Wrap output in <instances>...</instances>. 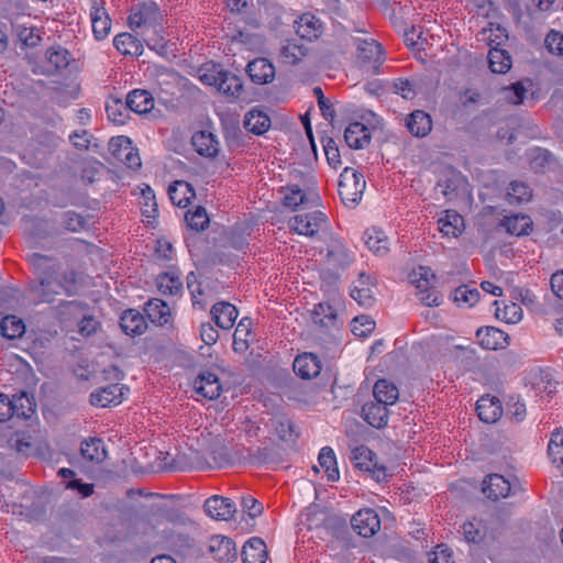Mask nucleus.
Here are the masks:
<instances>
[{
    "instance_id": "nucleus-11",
    "label": "nucleus",
    "mask_w": 563,
    "mask_h": 563,
    "mask_svg": "<svg viewBox=\"0 0 563 563\" xmlns=\"http://www.w3.org/2000/svg\"><path fill=\"white\" fill-rule=\"evenodd\" d=\"M208 550L218 562H232L238 558L235 543L232 539L221 534L212 536L209 539Z\"/></svg>"
},
{
    "instance_id": "nucleus-45",
    "label": "nucleus",
    "mask_w": 563,
    "mask_h": 563,
    "mask_svg": "<svg viewBox=\"0 0 563 563\" xmlns=\"http://www.w3.org/2000/svg\"><path fill=\"white\" fill-rule=\"evenodd\" d=\"M25 331V325L20 318L7 316L0 321V333L10 340L21 338Z\"/></svg>"
},
{
    "instance_id": "nucleus-59",
    "label": "nucleus",
    "mask_w": 563,
    "mask_h": 563,
    "mask_svg": "<svg viewBox=\"0 0 563 563\" xmlns=\"http://www.w3.org/2000/svg\"><path fill=\"white\" fill-rule=\"evenodd\" d=\"M351 297L364 308H371L375 303L372 288H352Z\"/></svg>"
},
{
    "instance_id": "nucleus-48",
    "label": "nucleus",
    "mask_w": 563,
    "mask_h": 563,
    "mask_svg": "<svg viewBox=\"0 0 563 563\" xmlns=\"http://www.w3.org/2000/svg\"><path fill=\"white\" fill-rule=\"evenodd\" d=\"M64 289L63 284L57 280L52 274L41 277L40 285L36 287V292L44 301H51L53 295L60 294Z\"/></svg>"
},
{
    "instance_id": "nucleus-19",
    "label": "nucleus",
    "mask_w": 563,
    "mask_h": 563,
    "mask_svg": "<svg viewBox=\"0 0 563 563\" xmlns=\"http://www.w3.org/2000/svg\"><path fill=\"white\" fill-rule=\"evenodd\" d=\"M476 411L483 422L494 423L501 417L503 407L498 398L486 395L477 400Z\"/></svg>"
},
{
    "instance_id": "nucleus-28",
    "label": "nucleus",
    "mask_w": 563,
    "mask_h": 563,
    "mask_svg": "<svg viewBox=\"0 0 563 563\" xmlns=\"http://www.w3.org/2000/svg\"><path fill=\"white\" fill-rule=\"evenodd\" d=\"M364 241L368 250L378 256H384L389 252L388 238L378 228L367 229L364 233Z\"/></svg>"
},
{
    "instance_id": "nucleus-43",
    "label": "nucleus",
    "mask_w": 563,
    "mask_h": 563,
    "mask_svg": "<svg viewBox=\"0 0 563 563\" xmlns=\"http://www.w3.org/2000/svg\"><path fill=\"white\" fill-rule=\"evenodd\" d=\"M318 461L320 466L324 470L330 482L339 481L340 473L336 466L335 454L330 446H324L321 449Z\"/></svg>"
},
{
    "instance_id": "nucleus-30",
    "label": "nucleus",
    "mask_w": 563,
    "mask_h": 563,
    "mask_svg": "<svg viewBox=\"0 0 563 563\" xmlns=\"http://www.w3.org/2000/svg\"><path fill=\"white\" fill-rule=\"evenodd\" d=\"M373 396L376 401L388 407L396 404L399 398V390L394 383L382 378L375 383Z\"/></svg>"
},
{
    "instance_id": "nucleus-35",
    "label": "nucleus",
    "mask_w": 563,
    "mask_h": 563,
    "mask_svg": "<svg viewBox=\"0 0 563 563\" xmlns=\"http://www.w3.org/2000/svg\"><path fill=\"white\" fill-rule=\"evenodd\" d=\"M495 317L506 323H518L522 319V308L516 303H505L504 301H494Z\"/></svg>"
},
{
    "instance_id": "nucleus-44",
    "label": "nucleus",
    "mask_w": 563,
    "mask_h": 563,
    "mask_svg": "<svg viewBox=\"0 0 563 563\" xmlns=\"http://www.w3.org/2000/svg\"><path fill=\"white\" fill-rule=\"evenodd\" d=\"M14 31L19 42L25 47H35L42 40L40 30L32 25L16 23Z\"/></svg>"
},
{
    "instance_id": "nucleus-50",
    "label": "nucleus",
    "mask_w": 563,
    "mask_h": 563,
    "mask_svg": "<svg viewBox=\"0 0 563 563\" xmlns=\"http://www.w3.org/2000/svg\"><path fill=\"white\" fill-rule=\"evenodd\" d=\"M129 107L126 102H122L120 99H110L106 103V112L108 118L115 124H124L128 117Z\"/></svg>"
},
{
    "instance_id": "nucleus-6",
    "label": "nucleus",
    "mask_w": 563,
    "mask_h": 563,
    "mask_svg": "<svg viewBox=\"0 0 563 563\" xmlns=\"http://www.w3.org/2000/svg\"><path fill=\"white\" fill-rule=\"evenodd\" d=\"M130 391L121 384H110L100 387L90 394V404L95 407L107 408L120 405Z\"/></svg>"
},
{
    "instance_id": "nucleus-3",
    "label": "nucleus",
    "mask_w": 563,
    "mask_h": 563,
    "mask_svg": "<svg viewBox=\"0 0 563 563\" xmlns=\"http://www.w3.org/2000/svg\"><path fill=\"white\" fill-rule=\"evenodd\" d=\"M350 460L355 468L369 473L376 482L380 483L387 478L385 465L378 464L375 453L366 445L352 449Z\"/></svg>"
},
{
    "instance_id": "nucleus-1",
    "label": "nucleus",
    "mask_w": 563,
    "mask_h": 563,
    "mask_svg": "<svg viewBox=\"0 0 563 563\" xmlns=\"http://www.w3.org/2000/svg\"><path fill=\"white\" fill-rule=\"evenodd\" d=\"M198 512L196 506L178 509V556L200 558L203 553L202 529L195 518Z\"/></svg>"
},
{
    "instance_id": "nucleus-27",
    "label": "nucleus",
    "mask_w": 563,
    "mask_h": 563,
    "mask_svg": "<svg viewBox=\"0 0 563 563\" xmlns=\"http://www.w3.org/2000/svg\"><path fill=\"white\" fill-rule=\"evenodd\" d=\"M145 312L152 323L164 325L172 319V309L162 299H151L145 305Z\"/></svg>"
},
{
    "instance_id": "nucleus-57",
    "label": "nucleus",
    "mask_w": 563,
    "mask_h": 563,
    "mask_svg": "<svg viewBox=\"0 0 563 563\" xmlns=\"http://www.w3.org/2000/svg\"><path fill=\"white\" fill-rule=\"evenodd\" d=\"M527 89L521 82L512 84L509 87L503 89L504 99L511 104L522 103Z\"/></svg>"
},
{
    "instance_id": "nucleus-17",
    "label": "nucleus",
    "mask_w": 563,
    "mask_h": 563,
    "mask_svg": "<svg viewBox=\"0 0 563 563\" xmlns=\"http://www.w3.org/2000/svg\"><path fill=\"white\" fill-rule=\"evenodd\" d=\"M476 338L482 347L486 350L504 349L508 344V335L494 327L479 328Z\"/></svg>"
},
{
    "instance_id": "nucleus-26",
    "label": "nucleus",
    "mask_w": 563,
    "mask_h": 563,
    "mask_svg": "<svg viewBox=\"0 0 563 563\" xmlns=\"http://www.w3.org/2000/svg\"><path fill=\"white\" fill-rule=\"evenodd\" d=\"M120 327L124 333L134 336L145 332L147 324L141 312L134 309L126 310L121 319Z\"/></svg>"
},
{
    "instance_id": "nucleus-7",
    "label": "nucleus",
    "mask_w": 563,
    "mask_h": 563,
    "mask_svg": "<svg viewBox=\"0 0 563 563\" xmlns=\"http://www.w3.org/2000/svg\"><path fill=\"white\" fill-rule=\"evenodd\" d=\"M321 211L300 213L289 220V228L301 235L313 236L325 222Z\"/></svg>"
},
{
    "instance_id": "nucleus-36",
    "label": "nucleus",
    "mask_w": 563,
    "mask_h": 563,
    "mask_svg": "<svg viewBox=\"0 0 563 563\" xmlns=\"http://www.w3.org/2000/svg\"><path fill=\"white\" fill-rule=\"evenodd\" d=\"M90 14L92 33L96 40H104L111 31V19L106 9H97Z\"/></svg>"
},
{
    "instance_id": "nucleus-34",
    "label": "nucleus",
    "mask_w": 563,
    "mask_h": 563,
    "mask_svg": "<svg viewBox=\"0 0 563 563\" xmlns=\"http://www.w3.org/2000/svg\"><path fill=\"white\" fill-rule=\"evenodd\" d=\"M271 126L269 117L260 110L253 109L245 114L244 128L253 134L261 135Z\"/></svg>"
},
{
    "instance_id": "nucleus-29",
    "label": "nucleus",
    "mask_w": 563,
    "mask_h": 563,
    "mask_svg": "<svg viewBox=\"0 0 563 563\" xmlns=\"http://www.w3.org/2000/svg\"><path fill=\"white\" fill-rule=\"evenodd\" d=\"M313 322L325 329L339 328L336 309L328 302H320L312 312Z\"/></svg>"
},
{
    "instance_id": "nucleus-49",
    "label": "nucleus",
    "mask_w": 563,
    "mask_h": 563,
    "mask_svg": "<svg viewBox=\"0 0 563 563\" xmlns=\"http://www.w3.org/2000/svg\"><path fill=\"white\" fill-rule=\"evenodd\" d=\"M113 44L115 48L124 55L140 54V42L129 33H121L117 35L113 40Z\"/></svg>"
},
{
    "instance_id": "nucleus-25",
    "label": "nucleus",
    "mask_w": 563,
    "mask_h": 563,
    "mask_svg": "<svg viewBox=\"0 0 563 563\" xmlns=\"http://www.w3.org/2000/svg\"><path fill=\"white\" fill-rule=\"evenodd\" d=\"M243 563H265L267 550L265 542L257 537H253L245 542L241 552Z\"/></svg>"
},
{
    "instance_id": "nucleus-14",
    "label": "nucleus",
    "mask_w": 563,
    "mask_h": 563,
    "mask_svg": "<svg viewBox=\"0 0 563 563\" xmlns=\"http://www.w3.org/2000/svg\"><path fill=\"white\" fill-rule=\"evenodd\" d=\"M246 73L251 80L257 85H264L273 81L275 78V67L266 58H255L246 66Z\"/></svg>"
},
{
    "instance_id": "nucleus-64",
    "label": "nucleus",
    "mask_w": 563,
    "mask_h": 563,
    "mask_svg": "<svg viewBox=\"0 0 563 563\" xmlns=\"http://www.w3.org/2000/svg\"><path fill=\"white\" fill-rule=\"evenodd\" d=\"M241 506L243 511L246 512L251 518H256L263 511L262 504L250 495L242 497Z\"/></svg>"
},
{
    "instance_id": "nucleus-21",
    "label": "nucleus",
    "mask_w": 563,
    "mask_h": 563,
    "mask_svg": "<svg viewBox=\"0 0 563 563\" xmlns=\"http://www.w3.org/2000/svg\"><path fill=\"white\" fill-rule=\"evenodd\" d=\"M292 368L299 377L311 379L320 374L321 363L314 354L305 353L295 358Z\"/></svg>"
},
{
    "instance_id": "nucleus-46",
    "label": "nucleus",
    "mask_w": 563,
    "mask_h": 563,
    "mask_svg": "<svg viewBox=\"0 0 563 563\" xmlns=\"http://www.w3.org/2000/svg\"><path fill=\"white\" fill-rule=\"evenodd\" d=\"M45 58L55 70H59L69 65L71 55L65 47L57 45L47 48Z\"/></svg>"
},
{
    "instance_id": "nucleus-24",
    "label": "nucleus",
    "mask_w": 563,
    "mask_h": 563,
    "mask_svg": "<svg viewBox=\"0 0 563 563\" xmlns=\"http://www.w3.org/2000/svg\"><path fill=\"white\" fill-rule=\"evenodd\" d=\"M191 143L198 154L205 157H216L219 153V142L214 134L206 131L197 132Z\"/></svg>"
},
{
    "instance_id": "nucleus-54",
    "label": "nucleus",
    "mask_w": 563,
    "mask_h": 563,
    "mask_svg": "<svg viewBox=\"0 0 563 563\" xmlns=\"http://www.w3.org/2000/svg\"><path fill=\"white\" fill-rule=\"evenodd\" d=\"M464 539L470 543H478L484 539L485 531L482 521H467L462 526Z\"/></svg>"
},
{
    "instance_id": "nucleus-52",
    "label": "nucleus",
    "mask_w": 563,
    "mask_h": 563,
    "mask_svg": "<svg viewBox=\"0 0 563 563\" xmlns=\"http://www.w3.org/2000/svg\"><path fill=\"white\" fill-rule=\"evenodd\" d=\"M140 205L144 217L147 219L155 218L157 213V203L153 189L147 185L141 188Z\"/></svg>"
},
{
    "instance_id": "nucleus-53",
    "label": "nucleus",
    "mask_w": 563,
    "mask_h": 563,
    "mask_svg": "<svg viewBox=\"0 0 563 563\" xmlns=\"http://www.w3.org/2000/svg\"><path fill=\"white\" fill-rule=\"evenodd\" d=\"M186 225L195 231L205 230L209 223V217L206 209L198 206L194 211L188 210L185 213Z\"/></svg>"
},
{
    "instance_id": "nucleus-42",
    "label": "nucleus",
    "mask_w": 563,
    "mask_h": 563,
    "mask_svg": "<svg viewBox=\"0 0 563 563\" xmlns=\"http://www.w3.org/2000/svg\"><path fill=\"white\" fill-rule=\"evenodd\" d=\"M308 53V48L296 41H286L280 48V58L283 63L289 65L298 64Z\"/></svg>"
},
{
    "instance_id": "nucleus-47",
    "label": "nucleus",
    "mask_w": 563,
    "mask_h": 563,
    "mask_svg": "<svg viewBox=\"0 0 563 563\" xmlns=\"http://www.w3.org/2000/svg\"><path fill=\"white\" fill-rule=\"evenodd\" d=\"M532 198V191L530 187L522 181H511L506 195L507 201L512 203L528 202Z\"/></svg>"
},
{
    "instance_id": "nucleus-38",
    "label": "nucleus",
    "mask_w": 563,
    "mask_h": 563,
    "mask_svg": "<svg viewBox=\"0 0 563 563\" xmlns=\"http://www.w3.org/2000/svg\"><path fill=\"white\" fill-rule=\"evenodd\" d=\"M489 68L493 73L505 74L511 67V57L501 47H490L488 53Z\"/></svg>"
},
{
    "instance_id": "nucleus-23",
    "label": "nucleus",
    "mask_w": 563,
    "mask_h": 563,
    "mask_svg": "<svg viewBox=\"0 0 563 563\" xmlns=\"http://www.w3.org/2000/svg\"><path fill=\"white\" fill-rule=\"evenodd\" d=\"M217 90L229 98L236 100L243 92V82L240 77L230 71H220Z\"/></svg>"
},
{
    "instance_id": "nucleus-60",
    "label": "nucleus",
    "mask_w": 563,
    "mask_h": 563,
    "mask_svg": "<svg viewBox=\"0 0 563 563\" xmlns=\"http://www.w3.org/2000/svg\"><path fill=\"white\" fill-rule=\"evenodd\" d=\"M32 265L42 273H54L56 268V261L48 256L34 253L30 256Z\"/></svg>"
},
{
    "instance_id": "nucleus-15",
    "label": "nucleus",
    "mask_w": 563,
    "mask_h": 563,
    "mask_svg": "<svg viewBox=\"0 0 563 563\" xmlns=\"http://www.w3.org/2000/svg\"><path fill=\"white\" fill-rule=\"evenodd\" d=\"M210 314L219 328L229 330L233 327L239 312L235 306L232 303L227 301H219L212 306Z\"/></svg>"
},
{
    "instance_id": "nucleus-31",
    "label": "nucleus",
    "mask_w": 563,
    "mask_h": 563,
    "mask_svg": "<svg viewBox=\"0 0 563 563\" xmlns=\"http://www.w3.org/2000/svg\"><path fill=\"white\" fill-rule=\"evenodd\" d=\"M126 106L135 113H147L154 107V98L147 90L134 89L126 97Z\"/></svg>"
},
{
    "instance_id": "nucleus-20",
    "label": "nucleus",
    "mask_w": 563,
    "mask_h": 563,
    "mask_svg": "<svg viewBox=\"0 0 563 563\" xmlns=\"http://www.w3.org/2000/svg\"><path fill=\"white\" fill-rule=\"evenodd\" d=\"M371 139L369 129L362 122H352L344 131V140L351 148H364L369 144Z\"/></svg>"
},
{
    "instance_id": "nucleus-63",
    "label": "nucleus",
    "mask_w": 563,
    "mask_h": 563,
    "mask_svg": "<svg viewBox=\"0 0 563 563\" xmlns=\"http://www.w3.org/2000/svg\"><path fill=\"white\" fill-rule=\"evenodd\" d=\"M545 46L552 54L563 55V34L552 30L545 37Z\"/></svg>"
},
{
    "instance_id": "nucleus-22",
    "label": "nucleus",
    "mask_w": 563,
    "mask_h": 563,
    "mask_svg": "<svg viewBox=\"0 0 563 563\" xmlns=\"http://www.w3.org/2000/svg\"><path fill=\"white\" fill-rule=\"evenodd\" d=\"M510 489L509 482L498 474H490L483 482V493L493 500L507 497Z\"/></svg>"
},
{
    "instance_id": "nucleus-56",
    "label": "nucleus",
    "mask_w": 563,
    "mask_h": 563,
    "mask_svg": "<svg viewBox=\"0 0 563 563\" xmlns=\"http://www.w3.org/2000/svg\"><path fill=\"white\" fill-rule=\"evenodd\" d=\"M309 198L297 186L287 187V192L284 195V205L288 208L296 209L300 205L307 203Z\"/></svg>"
},
{
    "instance_id": "nucleus-2",
    "label": "nucleus",
    "mask_w": 563,
    "mask_h": 563,
    "mask_svg": "<svg viewBox=\"0 0 563 563\" xmlns=\"http://www.w3.org/2000/svg\"><path fill=\"white\" fill-rule=\"evenodd\" d=\"M365 188L366 181L362 174L350 167L343 169L339 180V195L346 207L355 208L361 201Z\"/></svg>"
},
{
    "instance_id": "nucleus-33",
    "label": "nucleus",
    "mask_w": 563,
    "mask_h": 563,
    "mask_svg": "<svg viewBox=\"0 0 563 563\" xmlns=\"http://www.w3.org/2000/svg\"><path fill=\"white\" fill-rule=\"evenodd\" d=\"M501 225L506 231L516 236L527 235L532 230V220L527 214H514L505 217Z\"/></svg>"
},
{
    "instance_id": "nucleus-61",
    "label": "nucleus",
    "mask_w": 563,
    "mask_h": 563,
    "mask_svg": "<svg viewBox=\"0 0 563 563\" xmlns=\"http://www.w3.org/2000/svg\"><path fill=\"white\" fill-rule=\"evenodd\" d=\"M69 141L78 150H89L92 146L93 137L87 130H78L69 135Z\"/></svg>"
},
{
    "instance_id": "nucleus-9",
    "label": "nucleus",
    "mask_w": 563,
    "mask_h": 563,
    "mask_svg": "<svg viewBox=\"0 0 563 563\" xmlns=\"http://www.w3.org/2000/svg\"><path fill=\"white\" fill-rule=\"evenodd\" d=\"M192 389L198 397L213 400L220 396L222 386L216 374L203 372L195 378Z\"/></svg>"
},
{
    "instance_id": "nucleus-18",
    "label": "nucleus",
    "mask_w": 563,
    "mask_h": 563,
    "mask_svg": "<svg viewBox=\"0 0 563 563\" xmlns=\"http://www.w3.org/2000/svg\"><path fill=\"white\" fill-rule=\"evenodd\" d=\"M406 128L416 137H424L432 130V119L423 110H415L406 117Z\"/></svg>"
},
{
    "instance_id": "nucleus-37",
    "label": "nucleus",
    "mask_w": 563,
    "mask_h": 563,
    "mask_svg": "<svg viewBox=\"0 0 563 563\" xmlns=\"http://www.w3.org/2000/svg\"><path fill=\"white\" fill-rule=\"evenodd\" d=\"M81 455L89 462L100 463L107 457L104 443L100 439H89L81 443Z\"/></svg>"
},
{
    "instance_id": "nucleus-10",
    "label": "nucleus",
    "mask_w": 563,
    "mask_h": 563,
    "mask_svg": "<svg viewBox=\"0 0 563 563\" xmlns=\"http://www.w3.org/2000/svg\"><path fill=\"white\" fill-rule=\"evenodd\" d=\"M357 59L363 65H372L378 68L384 62V51L382 45L375 40L360 38L356 41Z\"/></svg>"
},
{
    "instance_id": "nucleus-55",
    "label": "nucleus",
    "mask_w": 563,
    "mask_h": 563,
    "mask_svg": "<svg viewBox=\"0 0 563 563\" xmlns=\"http://www.w3.org/2000/svg\"><path fill=\"white\" fill-rule=\"evenodd\" d=\"M352 332L356 336H367L375 329V321L365 314L357 316L352 320Z\"/></svg>"
},
{
    "instance_id": "nucleus-41",
    "label": "nucleus",
    "mask_w": 563,
    "mask_h": 563,
    "mask_svg": "<svg viewBox=\"0 0 563 563\" xmlns=\"http://www.w3.org/2000/svg\"><path fill=\"white\" fill-rule=\"evenodd\" d=\"M10 402L13 409L12 417L29 419L35 411V405L25 393L14 395L10 398Z\"/></svg>"
},
{
    "instance_id": "nucleus-12",
    "label": "nucleus",
    "mask_w": 563,
    "mask_h": 563,
    "mask_svg": "<svg viewBox=\"0 0 563 563\" xmlns=\"http://www.w3.org/2000/svg\"><path fill=\"white\" fill-rule=\"evenodd\" d=\"M323 29L322 21L310 12L302 13L295 21L296 33L300 38L309 42L318 40L322 35Z\"/></svg>"
},
{
    "instance_id": "nucleus-40",
    "label": "nucleus",
    "mask_w": 563,
    "mask_h": 563,
    "mask_svg": "<svg viewBox=\"0 0 563 563\" xmlns=\"http://www.w3.org/2000/svg\"><path fill=\"white\" fill-rule=\"evenodd\" d=\"M464 225L463 218L454 211H445L444 217L439 219V229L446 236H457Z\"/></svg>"
},
{
    "instance_id": "nucleus-58",
    "label": "nucleus",
    "mask_w": 563,
    "mask_h": 563,
    "mask_svg": "<svg viewBox=\"0 0 563 563\" xmlns=\"http://www.w3.org/2000/svg\"><path fill=\"white\" fill-rule=\"evenodd\" d=\"M63 225L71 232H79L87 227V220L80 214L67 211L63 216Z\"/></svg>"
},
{
    "instance_id": "nucleus-62",
    "label": "nucleus",
    "mask_w": 563,
    "mask_h": 563,
    "mask_svg": "<svg viewBox=\"0 0 563 563\" xmlns=\"http://www.w3.org/2000/svg\"><path fill=\"white\" fill-rule=\"evenodd\" d=\"M489 45L490 47H500L508 41V32L507 30L499 25L490 23L489 27Z\"/></svg>"
},
{
    "instance_id": "nucleus-4",
    "label": "nucleus",
    "mask_w": 563,
    "mask_h": 563,
    "mask_svg": "<svg viewBox=\"0 0 563 563\" xmlns=\"http://www.w3.org/2000/svg\"><path fill=\"white\" fill-rule=\"evenodd\" d=\"M435 275L430 268L420 266L411 275V283L416 285L419 300L429 307L439 306L441 303L440 294L432 288Z\"/></svg>"
},
{
    "instance_id": "nucleus-13",
    "label": "nucleus",
    "mask_w": 563,
    "mask_h": 563,
    "mask_svg": "<svg viewBox=\"0 0 563 563\" xmlns=\"http://www.w3.org/2000/svg\"><path fill=\"white\" fill-rule=\"evenodd\" d=\"M205 512L216 520H229L235 512V505L221 496H211L203 504Z\"/></svg>"
},
{
    "instance_id": "nucleus-32",
    "label": "nucleus",
    "mask_w": 563,
    "mask_h": 563,
    "mask_svg": "<svg viewBox=\"0 0 563 563\" xmlns=\"http://www.w3.org/2000/svg\"><path fill=\"white\" fill-rule=\"evenodd\" d=\"M327 256L330 263L343 269L354 260V254L339 240L330 243Z\"/></svg>"
},
{
    "instance_id": "nucleus-16",
    "label": "nucleus",
    "mask_w": 563,
    "mask_h": 563,
    "mask_svg": "<svg viewBox=\"0 0 563 563\" xmlns=\"http://www.w3.org/2000/svg\"><path fill=\"white\" fill-rule=\"evenodd\" d=\"M389 410L388 407L378 402L369 401L362 407L363 419L372 427L382 429L388 423Z\"/></svg>"
},
{
    "instance_id": "nucleus-39",
    "label": "nucleus",
    "mask_w": 563,
    "mask_h": 563,
    "mask_svg": "<svg viewBox=\"0 0 563 563\" xmlns=\"http://www.w3.org/2000/svg\"><path fill=\"white\" fill-rule=\"evenodd\" d=\"M253 321L249 317H244L238 323L233 334V350L235 352H244L249 347V336L252 334Z\"/></svg>"
},
{
    "instance_id": "nucleus-5",
    "label": "nucleus",
    "mask_w": 563,
    "mask_h": 563,
    "mask_svg": "<svg viewBox=\"0 0 563 563\" xmlns=\"http://www.w3.org/2000/svg\"><path fill=\"white\" fill-rule=\"evenodd\" d=\"M112 156L131 169L141 167V157L132 141L124 135L112 137L109 142Z\"/></svg>"
},
{
    "instance_id": "nucleus-51",
    "label": "nucleus",
    "mask_w": 563,
    "mask_h": 563,
    "mask_svg": "<svg viewBox=\"0 0 563 563\" xmlns=\"http://www.w3.org/2000/svg\"><path fill=\"white\" fill-rule=\"evenodd\" d=\"M452 298L457 306L473 307L479 299V291L476 288L462 285L453 291Z\"/></svg>"
},
{
    "instance_id": "nucleus-8",
    "label": "nucleus",
    "mask_w": 563,
    "mask_h": 563,
    "mask_svg": "<svg viewBox=\"0 0 563 563\" xmlns=\"http://www.w3.org/2000/svg\"><path fill=\"white\" fill-rule=\"evenodd\" d=\"M353 530L364 537L374 536L380 528V519L375 510L365 508L358 510L351 519Z\"/></svg>"
}]
</instances>
